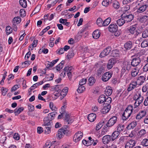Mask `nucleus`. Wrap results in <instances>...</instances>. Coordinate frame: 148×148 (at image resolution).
Returning <instances> with one entry per match:
<instances>
[{
    "mask_svg": "<svg viewBox=\"0 0 148 148\" xmlns=\"http://www.w3.org/2000/svg\"><path fill=\"white\" fill-rule=\"evenodd\" d=\"M133 110V106L131 105L128 106L124 111L122 115V119L123 120L126 121L130 116Z\"/></svg>",
    "mask_w": 148,
    "mask_h": 148,
    "instance_id": "f257e3e1",
    "label": "nucleus"
},
{
    "mask_svg": "<svg viewBox=\"0 0 148 148\" xmlns=\"http://www.w3.org/2000/svg\"><path fill=\"white\" fill-rule=\"evenodd\" d=\"M69 136L70 134L69 131L65 130L64 129L61 128L59 129L56 134L57 137L59 139L62 138L64 135Z\"/></svg>",
    "mask_w": 148,
    "mask_h": 148,
    "instance_id": "f03ea898",
    "label": "nucleus"
},
{
    "mask_svg": "<svg viewBox=\"0 0 148 148\" xmlns=\"http://www.w3.org/2000/svg\"><path fill=\"white\" fill-rule=\"evenodd\" d=\"M83 136V134L81 131H79L76 133L73 137V140L75 142L79 141Z\"/></svg>",
    "mask_w": 148,
    "mask_h": 148,
    "instance_id": "7ed1b4c3",
    "label": "nucleus"
},
{
    "mask_svg": "<svg viewBox=\"0 0 148 148\" xmlns=\"http://www.w3.org/2000/svg\"><path fill=\"white\" fill-rule=\"evenodd\" d=\"M121 18H124L125 23H128L131 21L133 19L134 16L132 14L126 15L123 14L121 16Z\"/></svg>",
    "mask_w": 148,
    "mask_h": 148,
    "instance_id": "20e7f679",
    "label": "nucleus"
},
{
    "mask_svg": "<svg viewBox=\"0 0 148 148\" xmlns=\"http://www.w3.org/2000/svg\"><path fill=\"white\" fill-rule=\"evenodd\" d=\"M111 49L112 48L110 47H108L101 53L99 57L101 58H103L108 56L110 53Z\"/></svg>",
    "mask_w": 148,
    "mask_h": 148,
    "instance_id": "39448f33",
    "label": "nucleus"
},
{
    "mask_svg": "<svg viewBox=\"0 0 148 148\" xmlns=\"http://www.w3.org/2000/svg\"><path fill=\"white\" fill-rule=\"evenodd\" d=\"M117 117L114 116L110 118L106 123V125L107 127H111L113 126L116 122Z\"/></svg>",
    "mask_w": 148,
    "mask_h": 148,
    "instance_id": "423d86ee",
    "label": "nucleus"
},
{
    "mask_svg": "<svg viewBox=\"0 0 148 148\" xmlns=\"http://www.w3.org/2000/svg\"><path fill=\"white\" fill-rule=\"evenodd\" d=\"M138 85L137 83L135 81H132L129 84L128 87L127 88V90L130 92L137 87Z\"/></svg>",
    "mask_w": 148,
    "mask_h": 148,
    "instance_id": "0eeeda50",
    "label": "nucleus"
},
{
    "mask_svg": "<svg viewBox=\"0 0 148 148\" xmlns=\"http://www.w3.org/2000/svg\"><path fill=\"white\" fill-rule=\"evenodd\" d=\"M136 142L134 140L131 139L125 145V148H133L135 146Z\"/></svg>",
    "mask_w": 148,
    "mask_h": 148,
    "instance_id": "6e6552de",
    "label": "nucleus"
},
{
    "mask_svg": "<svg viewBox=\"0 0 148 148\" xmlns=\"http://www.w3.org/2000/svg\"><path fill=\"white\" fill-rule=\"evenodd\" d=\"M112 73L109 72L105 73L102 76V79L103 82H106L111 77Z\"/></svg>",
    "mask_w": 148,
    "mask_h": 148,
    "instance_id": "1a4fd4ad",
    "label": "nucleus"
},
{
    "mask_svg": "<svg viewBox=\"0 0 148 148\" xmlns=\"http://www.w3.org/2000/svg\"><path fill=\"white\" fill-rule=\"evenodd\" d=\"M118 27L116 23H112L108 26L109 31L111 32H113L118 30Z\"/></svg>",
    "mask_w": 148,
    "mask_h": 148,
    "instance_id": "9d476101",
    "label": "nucleus"
},
{
    "mask_svg": "<svg viewBox=\"0 0 148 148\" xmlns=\"http://www.w3.org/2000/svg\"><path fill=\"white\" fill-rule=\"evenodd\" d=\"M133 99L134 100L138 101L140 103H141L144 100V98L141 96L140 93L138 92L134 95Z\"/></svg>",
    "mask_w": 148,
    "mask_h": 148,
    "instance_id": "9b49d317",
    "label": "nucleus"
},
{
    "mask_svg": "<svg viewBox=\"0 0 148 148\" xmlns=\"http://www.w3.org/2000/svg\"><path fill=\"white\" fill-rule=\"evenodd\" d=\"M146 114V112L143 110L139 112L136 116V120H140L145 116Z\"/></svg>",
    "mask_w": 148,
    "mask_h": 148,
    "instance_id": "f8f14e48",
    "label": "nucleus"
},
{
    "mask_svg": "<svg viewBox=\"0 0 148 148\" xmlns=\"http://www.w3.org/2000/svg\"><path fill=\"white\" fill-rule=\"evenodd\" d=\"M145 76H140L138 77L136 81L138 85L139 86L142 85L145 80Z\"/></svg>",
    "mask_w": 148,
    "mask_h": 148,
    "instance_id": "ddd939ff",
    "label": "nucleus"
},
{
    "mask_svg": "<svg viewBox=\"0 0 148 148\" xmlns=\"http://www.w3.org/2000/svg\"><path fill=\"white\" fill-rule=\"evenodd\" d=\"M64 122L66 124L71 123L73 121L72 117L70 116V115L69 114H66L64 116Z\"/></svg>",
    "mask_w": 148,
    "mask_h": 148,
    "instance_id": "4468645a",
    "label": "nucleus"
},
{
    "mask_svg": "<svg viewBox=\"0 0 148 148\" xmlns=\"http://www.w3.org/2000/svg\"><path fill=\"white\" fill-rule=\"evenodd\" d=\"M141 62V60L139 58H133L132 60L131 64L133 66H138Z\"/></svg>",
    "mask_w": 148,
    "mask_h": 148,
    "instance_id": "2eb2a0df",
    "label": "nucleus"
},
{
    "mask_svg": "<svg viewBox=\"0 0 148 148\" xmlns=\"http://www.w3.org/2000/svg\"><path fill=\"white\" fill-rule=\"evenodd\" d=\"M111 137L109 135H105L103 136L102 138V141L104 144H108L111 141Z\"/></svg>",
    "mask_w": 148,
    "mask_h": 148,
    "instance_id": "dca6fc26",
    "label": "nucleus"
},
{
    "mask_svg": "<svg viewBox=\"0 0 148 148\" xmlns=\"http://www.w3.org/2000/svg\"><path fill=\"white\" fill-rule=\"evenodd\" d=\"M116 63V60L114 58H112L110 59L107 64V68L108 69H111Z\"/></svg>",
    "mask_w": 148,
    "mask_h": 148,
    "instance_id": "f3484780",
    "label": "nucleus"
},
{
    "mask_svg": "<svg viewBox=\"0 0 148 148\" xmlns=\"http://www.w3.org/2000/svg\"><path fill=\"white\" fill-rule=\"evenodd\" d=\"M103 106H104L101 110V111L102 112L103 114L108 113L110 109L111 108V105H106V103H104Z\"/></svg>",
    "mask_w": 148,
    "mask_h": 148,
    "instance_id": "a211bd4d",
    "label": "nucleus"
},
{
    "mask_svg": "<svg viewBox=\"0 0 148 148\" xmlns=\"http://www.w3.org/2000/svg\"><path fill=\"white\" fill-rule=\"evenodd\" d=\"M131 64H130L129 62H125L123 63V66L124 68H125L126 70L129 71L132 69Z\"/></svg>",
    "mask_w": 148,
    "mask_h": 148,
    "instance_id": "6ab92c4d",
    "label": "nucleus"
},
{
    "mask_svg": "<svg viewBox=\"0 0 148 148\" xmlns=\"http://www.w3.org/2000/svg\"><path fill=\"white\" fill-rule=\"evenodd\" d=\"M51 120H49L47 117H45L44 119V125L45 126H51L52 124V122Z\"/></svg>",
    "mask_w": 148,
    "mask_h": 148,
    "instance_id": "aec40b11",
    "label": "nucleus"
},
{
    "mask_svg": "<svg viewBox=\"0 0 148 148\" xmlns=\"http://www.w3.org/2000/svg\"><path fill=\"white\" fill-rule=\"evenodd\" d=\"M133 46L132 42L130 41H128L124 45V47L126 50H130L131 49Z\"/></svg>",
    "mask_w": 148,
    "mask_h": 148,
    "instance_id": "412c9836",
    "label": "nucleus"
},
{
    "mask_svg": "<svg viewBox=\"0 0 148 148\" xmlns=\"http://www.w3.org/2000/svg\"><path fill=\"white\" fill-rule=\"evenodd\" d=\"M125 128V126L122 124H119L116 126L115 129L120 133L123 131Z\"/></svg>",
    "mask_w": 148,
    "mask_h": 148,
    "instance_id": "4be33fe9",
    "label": "nucleus"
},
{
    "mask_svg": "<svg viewBox=\"0 0 148 148\" xmlns=\"http://www.w3.org/2000/svg\"><path fill=\"white\" fill-rule=\"evenodd\" d=\"M96 115L94 113H92L89 114L88 116V120L90 122L94 121L96 119Z\"/></svg>",
    "mask_w": 148,
    "mask_h": 148,
    "instance_id": "5701e85b",
    "label": "nucleus"
},
{
    "mask_svg": "<svg viewBox=\"0 0 148 148\" xmlns=\"http://www.w3.org/2000/svg\"><path fill=\"white\" fill-rule=\"evenodd\" d=\"M148 20V15H145L140 16L138 21L141 23H145Z\"/></svg>",
    "mask_w": 148,
    "mask_h": 148,
    "instance_id": "b1692460",
    "label": "nucleus"
},
{
    "mask_svg": "<svg viewBox=\"0 0 148 148\" xmlns=\"http://www.w3.org/2000/svg\"><path fill=\"white\" fill-rule=\"evenodd\" d=\"M100 34L99 30H96L93 32L92 36L93 38L95 39H98L100 36Z\"/></svg>",
    "mask_w": 148,
    "mask_h": 148,
    "instance_id": "393cba45",
    "label": "nucleus"
},
{
    "mask_svg": "<svg viewBox=\"0 0 148 148\" xmlns=\"http://www.w3.org/2000/svg\"><path fill=\"white\" fill-rule=\"evenodd\" d=\"M120 133L116 130L111 135V139L112 141H114L117 138L119 135Z\"/></svg>",
    "mask_w": 148,
    "mask_h": 148,
    "instance_id": "a878e982",
    "label": "nucleus"
},
{
    "mask_svg": "<svg viewBox=\"0 0 148 148\" xmlns=\"http://www.w3.org/2000/svg\"><path fill=\"white\" fill-rule=\"evenodd\" d=\"M104 69L103 66H101L99 68L97 69L96 74L99 76L103 73L104 72Z\"/></svg>",
    "mask_w": 148,
    "mask_h": 148,
    "instance_id": "bb28decb",
    "label": "nucleus"
},
{
    "mask_svg": "<svg viewBox=\"0 0 148 148\" xmlns=\"http://www.w3.org/2000/svg\"><path fill=\"white\" fill-rule=\"evenodd\" d=\"M112 90L111 87H108L106 88L105 90V94L107 96H109L112 94Z\"/></svg>",
    "mask_w": 148,
    "mask_h": 148,
    "instance_id": "cd10ccee",
    "label": "nucleus"
},
{
    "mask_svg": "<svg viewBox=\"0 0 148 148\" xmlns=\"http://www.w3.org/2000/svg\"><path fill=\"white\" fill-rule=\"evenodd\" d=\"M147 8L143 4L137 10L136 12L138 13L144 12L147 9Z\"/></svg>",
    "mask_w": 148,
    "mask_h": 148,
    "instance_id": "c85d7f7f",
    "label": "nucleus"
},
{
    "mask_svg": "<svg viewBox=\"0 0 148 148\" xmlns=\"http://www.w3.org/2000/svg\"><path fill=\"white\" fill-rule=\"evenodd\" d=\"M57 114V112H53L50 113L48 115V116L46 117H47L49 120H52L54 119L55 116Z\"/></svg>",
    "mask_w": 148,
    "mask_h": 148,
    "instance_id": "c756f323",
    "label": "nucleus"
},
{
    "mask_svg": "<svg viewBox=\"0 0 148 148\" xmlns=\"http://www.w3.org/2000/svg\"><path fill=\"white\" fill-rule=\"evenodd\" d=\"M105 99H106V96L103 95H100L98 99V101L100 103H102L105 102Z\"/></svg>",
    "mask_w": 148,
    "mask_h": 148,
    "instance_id": "7c9ffc66",
    "label": "nucleus"
},
{
    "mask_svg": "<svg viewBox=\"0 0 148 148\" xmlns=\"http://www.w3.org/2000/svg\"><path fill=\"white\" fill-rule=\"evenodd\" d=\"M112 6L113 8L115 9H118L120 7L119 2L116 0L113 2Z\"/></svg>",
    "mask_w": 148,
    "mask_h": 148,
    "instance_id": "2f4dec72",
    "label": "nucleus"
},
{
    "mask_svg": "<svg viewBox=\"0 0 148 148\" xmlns=\"http://www.w3.org/2000/svg\"><path fill=\"white\" fill-rule=\"evenodd\" d=\"M88 84L89 86H92L95 83L96 79L93 77H90L88 79Z\"/></svg>",
    "mask_w": 148,
    "mask_h": 148,
    "instance_id": "473e14b6",
    "label": "nucleus"
},
{
    "mask_svg": "<svg viewBox=\"0 0 148 148\" xmlns=\"http://www.w3.org/2000/svg\"><path fill=\"white\" fill-rule=\"evenodd\" d=\"M116 22L119 26H122L125 23V20L123 18L119 19L116 21Z\"/></svg>",
    "mask_w": 148,
    "mask_h": 148,
    "instance_id": "72a5a7b5",
    "label": "nucleus"
},
{
    "mask_svg": "<svg viewBox=\"0 0 148 148\" xmlns=\"http://www.w3.org/2000/svg\"><path fill=\"white\" fill-rule=\"evenodd\" d=\"M24 110V108L23 107L19 108H16L14 110V113L15 115H17Z\"/></svg>",
    "mask_w": 148,
    "mask_h": 148,
    "instance_id": "f704fd0d",
    "label": "nucleus"
},
{
    "mask_svg": "<svg viewBox=\"0 0 148 148\" xmlns=\"http://www.w3.org/2000/svg\"><path fill=\"white\" fill-rule=\"evenodd\" d=\"M111 18L110 17L107 18L102 23V26H106L108 25L110 23Z\"/></svg>",
    "mask_w": 148,
    "mask_h": 148,
    "instance_id": "c9c22d12",
    "label": "nucleus"
},
{
    "mask_svg": "<svg viewBox=\"0 0 148 148\" xmlns=\"http://www.w3.org/2000/svg\"><path fill=\"white\" fill-rule=\"evenodd\" d=\"M140 145L144 147L148 146V139L145 138L143 139L140 142Z\"/></svg>",
    "mask_w": 148,
    "mask_h": 148,
    "instance_id": "e433bc0d",
    "label": "nucleus"
},
{
    "mask_svg": "<svg viewBox=\"0 0 148 148\" xmlns=\"http://www.w3.org/2000/svg\"><path fill=\"white\" fill-rule=\"evenodd\" d=\"M112 0H103L102 2V5L105 6H107L112 2Z\"/></svg>",
    "mask_w": 148,
    "mask_h": 148,
    "instance_id": "4c0bfd02",
    "label": "nucleus"
},
{
    "mask_svg": "<svg viewBox=\"0 0 148 148\" xmlns=\"http://www.w3.org/2000/svg\"><path fill=\"white\" fill-rule=\"evenodd\" d=\"M146 130L144 129H142L140 130L138 133V136L140 137L144 136L146 133Z\"/></svg>",
    "mask_w": 148,
    "mask_h": 148,
    "instance_id": "58836bf2",
    "label": "nucleus"
},
{
    "mask_svg": "<svg viewBox=\"0 0 148 148\" xmlns=\"http://www.w3.org/2000/svg\"><path fill=\"white\" fill-rule=\"evenodd\" d=\"M21 21V18L18 16L15 17L14 18L13 20V23H14L16 24H18L20 23Z\"/></svg>",
    "mask_w": 148,
    "mask_h": 148,
    "instance_id": "ea45409f",
    "label": "nucleus"
},
{
    "mask_svg": "<svg viewBox=\"0 0 148 148\" xmlns=\"http://www.w3.org/2000/svg\"><path fill=\"white\" fill-rule=\"evenodd\" d=\"M142 36L143 38L148 37V29H145L142 32Z\"/></svg>",
    "mask_w": 148,
    "mask_h": 148,
    "instance_id": "a19ab883",
    "label": "nucleus"
},
{
    "mask_svg": "<svg viewBox=\"0 0 148 148\" xmlns=\"http://www.w3.org/2000/svg\"><path fill=\"white\" fill-rule=\"evenodd\" d=\"M20 5L23 8H25L27 6V1L25 0H20L19 1Z\"/></svg>",
    "mask_w": 148,
    "mask_h": 148,
    "instance_id": "79ce46f5",
    "label": "nucleus"
},
{
    "mask_svg": "<svg viewBox=\"0 0 148 148\" xmlns=\"http://www.w3.org/2000/svg\"><path fill=\"white\" fill-rule=\"evenodd\" d=\"M136 27L135 25H133L130 27L129 31L132 34H134L136 32Z\"/></svg>",
    "mask_w": 148,
    "mask_h": 148,
    "instance_id": "37998d69",
    "label": "nucleus"
},
{
    "mask_svg": "<svg viewBox=\"0 0 148 148\" xmlns=\"http://www.w3.org/2000/svg\"><path fill=\"white\" fill-rule=\"evenodd\" d=\"M112 98L110 97H108L107 98H106L104 103H106V105H110V104L112 102Z\"/></svg>",
    "mask_w": 148,
    "mask_h": 148,
    "instance_id": "c03bdc74",
    "label": "nucleus"
},
{
    "mask_svg": "<svg viewBox=\"0 0 148 148\" xmlns=\"http://www.w3.org/2000/svg\"><path fill=\"white\" fill-rule=\"evenodd\" d=\"M85 88V87L83 86H79L77 90V91L79 93H81L84 91Z\"/></svg>",
    "mask_w": 148,
    "mask_h": 148,
    "instance_id": "a18cd8bd",
    "label": "nucleus"
},
{
    "mask_svg": "<svg viewBox=\"0 0 148 148\" xmlns=\"http://www.w3.org/2000/svg\"><path fill=\"white\" fill-rule=\"evenodd\" d=\"M73 68L72 67H65L64 68V70L67 73H72Z\"/></svg>",
    "mask_w": 148,
    "mask_h": 148,
    "instance_id": "49530a36",
    "label": "nucleus"
},
{
    "mask_svg": "<svg viewBox=\"0 0 148 148\" xmlns=\"http://www.w3.org/2000/svg\"><path fill=\"white\" fill-rule=\"evenodd\" d=\"M49 107L52 110L56 111L57 110V108L54 105V103L52 102H50Z\"/></svg>",
    "mask_w": 148,
    "mask_h": 148,
    "instance_id": "de8ad7c7",
    "label": "nucleus"
},
{
    "mask_svg": "<svg viewBox=\"0 0 148 148\" xmlns=\"http://www.w3.org/2000/svg\"><path fill=\"white\" fill-rule=\"evenodd\" d=\"M61 86L60 85H56L54 86H53L51 88L52 90L54 91H58L59 90L58 89L61 87Z\"/></svg>",
    "mask_w": 148,
    "mask_h": 148,
    "instance_id": "09e8293b",
    "label": "nucleus"
},
{
    "mask_svg": "<svg viewBox=\"0 0 148 148\" xmlns=\"http://www.w3.org/2000/svg\"><path fill=\"white\" fill-rule=\"evenodd\" d=\"M74 56V53L72 50H71L69 51L67 55L68 59H70V58H73Z\"/></svg>",
    "mask_w": 148,
    "mask_h": 148,
    "instance_id": "8fccbe9b",
    "label": "nucleus"
},
{
    "mask_svg": "<svg viewBox=\"0 0 148 148\" xmlns=\"http://www.w3.org/2000/svg\"><path fill=\"white\" fill-rule=\"evenodd\" d=\"M51 126L47 127L46 126V127L44 128V131L45 132V133L46 134H49L51 132Z\"/></svg>",
    "mask_w": 148,
    "mask_h": 148,
    "instance_id": "3c124183",
    "label": "nucleus"
},
{
    "mask_svg": "<svg viewBox=\"0 0 148 148\" xmlns=\"http://www.w3.org/2000/svg\"><path fill=\"white\" fill-rule=\"evenodd\" d=\"M125 136H121L119 140V144L122 145L125 142Z\"/></svg>",
    "mask_w": 148,
    "mask_h": 148,
    "instance_id": "603ef678",
    "label": "nucleus"
},
{
    "mask_svg": "<svg viewBox=\"0 0 148 148\" xmlns=\"http://www.w3.org/2000/svg\"><path fill=\"white\" fill-rule=\"evenodd\" d=\"M141 47L143 48L146 47L148 46V42L146 40H144L141 43Z\"/></svg>",
    "mask_w": 148,
    "mask_h": 148,
    "instance_id": "864d4df0",
    "label": "nucleus"
},
{
    "mask_svg": "<svg viewBox=\"0 0 148 148\" xmlns=\"http://www.w3.org/2000/svg\"><path fill=\"white\" fill-rule=\"evenodd\" d=\"M6 32L7 35H9L12 33V30L10 26H8L6 27Z\"/></svg>",
    "mask_w": 148,
    "mask_h": 148,
    "instance_id": "5fc2aeb1",
    "label": "nucleus"
},
{
    "mask_svg": "<svg viewBox=\"0 0 148 148\" xmlns=\"http://www.w3.org/2000/svg\"><path fill=\"white\" fill-rule=\"evenodd\" d=\"M8 89L4 87H2L1 90L2 92V95L3 96H5L7 92L8 91Z\"/></svg>",
    "mask_w": 148,
    "mask_h": 148,
    "instance_id": "6e6d98bb",
    "label": "nucleus"
},
{
    "mask_svg": "<svg viewBox=\"0 0 148 148\" xmlns=\"http://www.w3.org/2000/svg\"><path fill=\"white\" fill-rule=\"evenodd\" d=\"M87 82V79L86 78H83L79 81V86H83Z\"/></svg>",
    "mask_w": 148,
    "mask_h": 148,
    "instance_id": "4d7b16f0",
    "label": "nucleus"
},
{
    "mask_svg": "<svg viewBox=\"0 0 148 148\" xmlns=\"http://www.w3.org/2000/svg\"><path fill=\"white\" fill-rule=\"evenodd\" d=\"M103 125L102 122H100L97 124L96 127V130L98 131L99 130Z\"/></svg>",
    "mask_w": 148,
    "mask_h": 148,
    "instance_id": "13d9d810",
    "label": "nucleus"
},
{
    "mask_svg": "<svg viewBox=\"0 0 148 148\" xmlns=\"http://www.w3.org/2000/svg\"><path fill=\"white\" fill-rule=\"evenodd\" d=\"M140 2L147 8L148 7V0H141Z\"/></svg>",
    "mask_w": 148,
    "mask_h": 148,
    "instance_id": "bf43d9fd",
    "label": "nucleus"
},
{
    "mask_svg": "<svg viewBox=\"0 0 148 148\" xmlns=\"http://www.w3.org/2000/svg\"><path fill=\"white\" fill-rule=\"evenodd\" d=\"M102 19L100 18H98L97 20V24L99 26H101L102 25Z\"/></svg>",
    "mask_w": 148,
    "mask_h": 148,
    "instance_id": "052dcab7",
    "label": "nucleus"
},
{
    "mask_svg": "<svg viewBox=\"0 0 148 148\" xmlns=\"http://www.w3.org/2000/svg\"><path fill=\"white\" fill-rule=\"evenodd\" d=\"M43 83V81H41L38 82L36 83V84H33L31 87H34L36 88L37 87V86H39L40 85L42 84Z\"/></svg>",
    "mask_w": 148,
    "mask_h": 148,
    "instance_id": "680f3d73",
    "label": "nucleus"
},
{
    "mask_svg": "<svg viewBox=\"0 0 148 148\" xmlns=\"http://www.w3.org/2000/svg\"><path fill=\"white\" fill-rule=\"evenodd\" d=\"M82 143L84 145L87 146L91 145V143L89 142L88 140L87 141L85 140H83L82 141Z\"/></svg>",
    "mask_w": 148,
    "mask_h": 148,
    "instance_id": "e2e57ef3",
    "label": "nucleus"
},
{
    "mask_svg": "<svg viewBox=\"0 0 148 148\" xmlns=\"http://www.w3.org/2000/svg\"><path fill=\"white\" fill-rule=\"evenodd\" d=\"M45 65L46 66V67L45 69H47L49 67H51L53 66V64H52V62L49 61H47L46 62Z\"/></svg>",
    "mask_w": 148,
    "mask_h": 148,
    "instance_id": "0e129e2a",
    "label": "nucleus"
},
{
    "mask_svg": "<svg viewBox=\"0 0 148 148\" xmlns=\"http://www.w3.org/2000/svg\"><path fill=\"white\" fill-rule=\"evenodd\" d=\"M28 109L29 112H33L34 109V106L32 104H29L28 105Z\"/></svg>",
    "mask_w": 148,
    "mask_h": 148,
    "instance_id": "69168bd1",
    "label": "nucleus"
},
{
    "mask_svg": "<svg viewBox=\"0 0 148 148\" xmlns=\"http://www.w3.org/2000/svg\"><path fill=\"white\" fill-rule=\"evenodd\" d=\"M20 14L22 17H24L25 16V11L24 9H21L20 10Z\"/></svg>",
    "mask_w": 148,
    "mask_h": 148,
    "instance_id": "338daca9",
    "label": "nucleus"
},
{
    "mask_svg": "<svg viewBox=\"0 0 148 148\" xmlns=\"http://www.w3.org/2000/svg\"><path fill=\"white\" fill-rule=\"evenodd\" d=\"M135 100V101L134 104V108H136L141 103L138 101L137 100Z\"/></svg>",
    "mask_w": 148,
    "mask_h": 148,
    "instance_id": "774afa93",
    "label": "nucleus"
}]
</instances>
